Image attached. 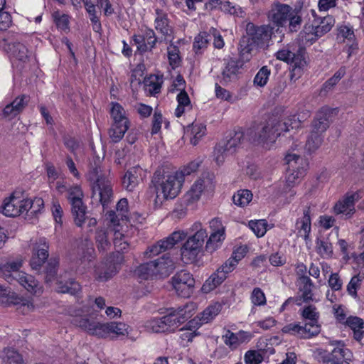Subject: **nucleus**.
I'll list each match as a JSON object with an SVG mask.
<instances>
[{"label": "nucleus", "instance_id": "f257e3e1", "mask_svg": "<svg viewBox=\"0 0 364 364\" xmlns=\"http://www.w3.org/2000/svg\"><path fill=\"white\" fill-rule=\"evenodd\" d=\"M129 205L127 198L120 199L116 205V212L107 213L109 228L114 232V245L117 251L128 249L129 240L136 231L132 225H128Z\"/></svg>", "mask_w": 364, "mask_h": 364}, {"label": "nucleus", "instance_id": "f03ea898", "mask_svg": "<svg viewBox=\"0 0 364 364\" xmlns=\"http://www.w3.org/2000/svg\"><path fill=\"white\" fill-rule=\"evenodd\" d=\"M273 34V28L267 25L256 26L248 23L246 26V36L240 43V54L245 61L250 60L252 53L256 47L267 46Z\"/></svg>", "mask_w": 364, "mask_h": 364}, {"label": "nucleus", "instance_id": "7ed1b4c3", "mask_svg": "<svg viewBox=\"0 0 364 364\" xmlns=\"http://www.w3.org/2000/svg\"><path fill=\"white\" fill-rule=\"evenodd\" d=\"M183 182L181 175L176 173L160 177L156 172L152 179L155 207H160L166 200L175 198L180 193Z\"/></svg>", "mask_w": 364, "mask_h": 364}, {"label": "nucleus", "instance_id": "20e7f679", "mask_svg": "<svg viewBox=\"0 0 364 364\" xmlns=\"http://www.w3.org/2000/svg\"><path fill=\"white\" fill-rule=\"evenodd\" d=\"M43 207V200L25 198L21 193H13L5 198L1 205V213L7 217H16L28 210L36 213Z\"/></svg>", "mask_w": 364, "mask_h": 364}, {"label": "nucleus", "instance_id": "39448f33", "mask_svg": "<svg viewBox=\"0 0 364 364\" xmlns=\"http://www.w3.org/2000/svg\"><path fill=\"white\" fill-rule=\"evenodd\" d=\"M333 111L331 108L323 107L317 113L312 123L311 130L304 146L307 154L314 153L321 145L323 134L328 127L329 119Z\"/></svg>", "mask_w": 364, "mask_h": 364}, {"label": "nucleus", "instance_id": "423d86ee", "mask_svg": "<svg viewBox=\"0 0 364 364\" xmlns=\"http://www.w3.org/2000/svg\"><path fill=\"white\" fill-rule=\"evenodd\" d=\"M312 20L306 23L300 33L303 43L312 44L319 38L328 33L335 24V19L331 16L319 17L314 10H311Z\"/></svg>", "mask_w": 364, "mask_h": 364}, {"label": "nucleus", "instance_id": "0eeeda50", "mask_svg": "<svg viewBox=\"0 0 364 364\" xmlns=\"http://www.w3.org/2000/svg\"><path fill=\"white\" fill-rule=\"evenodd\" d=\"M174 269V262L167 255L141 264L136 269L139 277L144 279L168 276Z\"/></svg>", "mask_w": 364, "mask_h": 364}, {"label": "nucleus", "instance_id": "6e6552de", "mask_svg": "<svg viewBox=\"0 0 364 364\" xmlns=\"http://www.w3.org/2000/svg\"><path fill=\"white\" fill-rule=\"evenodd\" d=\"M288 165L286 186L291 188L299 183L305 176L308 167L307 161L297 153H288L285 156Z\"/></svg>", "mask_w": 364, "mask_h": 364}, {"label": "nucleus", "instance_id": "1a4fd4ad", "mask_svg": "<svg viewBox=\"0 0 364 364\" xmlns=\"http://www.w3.org/2000/svg\"><path fill=\"white\" fill-rule=\"evenodd\" d=\"M4 49L9 54L12 64L16 67H22L28 63L32 57V52L22 42L19 36L8 38Z\"/></svg>", "mask_w": 364, "mask_h": 364}, {"label": "nucleus", "instance_id": "9d476101", "mask_svg": "<svg viewBox=\"0 0 364 364\" xmlns=\"http://www.w3.org/2000/svg\"><path fill=\"white\" fill-rule=\"evenodd\" d=\"M277 118H272L266 124L258 127L252 136L253 142L265 149H271L280 136L279 130L283 129L277 127Z\"/></svg>", "mask_w": 364, "mask_h": 364}, {"label": "nucleus", "instance_id": "9b49d317", "mask_svg": "<svg viewBox=\"0 0 364 364\" xmlns=\"http://www.w3.org/2000/svg\"><path fill=\"white\" fill-rule=\"evenodd\" d=\"M207 236L206 230L200 228L187 239L181 249V258L184 262L192 263L196 260Z\"/></svg>", "mask_w": 364, "mask_h": 364}, {"label": "nucleus", "instance_id": "f8f14e48", "mask_svg": "<svg viewBox=\"0 0 364 364\" xmlns=\"http://www.w3.org/2000/svg\"><path fill=\"white\" fill-rule=\"evenodd\" d=\"M89 180L93 183V193L98 194L100 200L105 206L110 200L112 190L109 180L101 175V170H90L88 173Z\"/></svg>", "mask_w": 364, "mask_h": 364}, {"label": "nucleus", "instance_id": "ddd939ff", "mask_svg": "<svg viewBox=\"0 0 364 364\" xmlns=\"http://www.w3.org/2000/svg\"><path fill=\"white\" fill-rule=\"evenodd\" d=\"M83 197L80 186L75 185L68 189V199L71 205L75 223L77 226H82L85 218L86 207L82 202Z\"/></svg>", "mask_w": 364, "mask_h": 364}, {"label": "nucleus", "instance_id": "4468645a", "mask_svg": "<svg viewBox=\"0 0 364 364\" xmlns=\"http://www.w3.org/2000/svg\"><path fill=\"white\" fill-rule=\"evenodd\" d=\"M73 323L91 336L100 338H109L108 322L102 323L93 318L75 316Z\"/></svg>", "mask_w": 364, "mask_h": 364}, {"label": "nucleus", "instance_id": "2eb2a0df", "mask_svg": "<svg viewBox=\"0 0 364 364\" xmlns=\"http://www.w3.org/2000/svg\"><path fill=\"white\" fill-rule=\"evenodd\" d=\"M360 198L358 191L348 192L335 203L332 211L336 215H343L345 218L349 219L355 214V203Z\"/></svg>", "mask_w": 364, "mask_h": 364}, {"label": "nucleus", "instance_id": "dca6fc26", "mask_svg": "<svg viewBox=\"0 0 364 364\" xmlns=\"http://www.w3.org/2000/svg\"><path fill=\"white\" fill-rule=\"evenodd\" d=\"M172 286L178 295L189 297L193 293L195 280L187 271L183 270L176 273L171 278Z\"/></svg>", "mask_w": 364, "mask_h": 364}, {"label": "nucleus", "instance_id": "f3484780", "mask_svg": "<svg viewBox=\"0 0 364 364\" xmlns=\"http://www.w3.org/2000/svg\"><path fill=\"white\" fill-rule=\"evenodd\" d=\"M32 257L30 265L32 269H38L48 257V243L45 237H41L31 243Z\"/></svg>", "mask_w": 364, "mask_h": 364}, {"label": "nucleus", "instance_id": "a211bd4d", "mask_svg": "<svg viewBox=\"0 0 364 364\" xmlns=\"http://www.w3.org/2000/svg\"><path fill=\"white\" fill-rule=\"evenodd\" d=\"M197 309V304L194 302H188L178 308L168 309L167 313L174 328L176 329L181 324L191 318L196 313Z\"/></svg>", "mask_w": 364, "mask_h": 364}, {"label": "nucleus", "instance_id": "6ab92c4d", "mask_svg": "<svg viewBox=\"0 0 364 364\" xmlns=\"http://www.w3.org/2000/svg\"><path fill=\"white\" fill-rule=\"evenodd\" d=\"M211 183L208 179H199L194 182L191 188L183 197V203L188 208H193L200 200L202 193L210 186Z\"/></svg>", "mask_w": 364, "mask_h": 364}, {"label": "nucleus", "instance_id": "aec40b11", "mask_svg": "<svg viewBox=\"0 0 364 364\" xmlns=\"http://www.w3.org/2000/svg\"><path fill=\"white\" fill-rule=\"evenodd\" d=\"M144 328L146 331L154 333L170 332L175 329L168 313L161 318L154 317L146 320Z\"/></svg>", "mask_w": 364, "mask_h": 364}, {"label": "nucleus", "instance_id": "412c9836", "mask_svg": "<svg viewBox=\"0 0 364 364\" xmlns=\"http://www.w3.org/2000/svg\"><path fill=\"white\" fill-rule=\"evenodd\" d=\"M133 41L137 46V50L141 53H145L155 48L157 37L153 29L146 28L142 31L141 35H134Z\"/></svg>", "mask_w": 364, "mask_h": 364}, {"label": "nucleus", "instance_id": "4be33fe9", "mask_svg": "<svg viewBox=\"0 0 364 364\" xmlns=\"http://www.w3.org/2000/svg\"><path fill=\"white\" fill-rule=\"evenodd\" d=\"M23 260L21 258L10 259L4 263L0 264V277L4 278L9 283L16 281L18 274L22 267Z\"/></svg>", "mask_w": 364, "mask_h": 364}, {"label": "nucleus", "instance_id": "5701e85b", "mask_svg": "<svg viewBox=\"0 0 364 364\" xmlns=\"http://www.w3.org/2000/svg\"><path fill=\"white\" fill-rule=\"evenodd\" d=\"M154 26L156 30L163 36L165 41L168 42L173 39V30L170 21L167 14L161 10L156 9Z\"/></svg>", "mask_w": 364, "mask_h": 364}, {"label": "nucleus", "instance_id": "b1692460", "mask_svg": "<svg viewBox=\"0 0 364 364\" xmlns=\"http://www.w3.org/2000/svg\"><path fill=\"white\" fill-rule=\"evenodd\" d=\"M351 358V351L338 342L336 347L325 357L324 360L328 364H350Z\"/></svg>", "mask_w": 364, "mask_h": 364}, {"label": "nucleus", "instance_id": "393cba45", "mask_svg": "<svg viewBox=\"0 0 364 364\" xmlns=\"http://www.w3.org/2000/svg\"><path fill=\"white\" fill-rule=\"evenodd\" d=\"M292 8L287 4H275L269 11V19L277 26H284L291 16Z\"/></svg>", "mask_w": 364, "mask_h": 364}, {"label": "nucleus", "instance_id": "a878e982", "mask_svg": "<svg viewBox=\"0 0 364 364\" xmlns=\"http://www.w3.org/2000/svg\"><path fill=\"white\" fill-rule=\"evenodd\" d=\"M314 283L309 277L301 276L299 277V291L300 295L299 299H295L297 305H301V301L304 302L317 301L314 298Z\"/></svg>", "mask_w": 364, "mask_h": 364}, {"label": "nucleus", "instance_id": "bb28decb", "mask_svg": "<svg viewBox=\"0 0 364 364\" xmlns=\"http://www.w3.org/2000/svg\"><path fill=\"white\" fill-rule=\"evenodd\" d=\"M16 281L23 289L33 295H40L43 293V286L31 274L21 272L18 274Z\"/></svg>", "mask_w": 364, "mask_h": 364}, {"label": "nucleus", "instance_id": "cd10ccee", "mask_svg": "<svg viewBox=\"0 0 364 364\" xmlns=\"http://www.w3.org/2000/svg\"><path fill=\"white\" fill-rule=\"evenodd\" d=\"M250 334L244 331H240L237 333H233L230 330L225 331V333L222 336L223 343L231 350L237 349L241 344L250 341Z\"/></svg>", "mask_w": 364, "mask_h": 364}, {"label": "nucleus", "instance_id": "c85d7f7f", "mask_svg": "<svg viewBox=\"0 0 364 364\" xmlns=\"http://www.w3.org/2000/svg\"><path fill=\"white\" fill-rule=\"evenodd\" d=\"M143 169L139 166L130 168L124 173L122 183L128 191H133L142 180Z\"/></svg>", "mask_w": 364, "mask_h": 364}, {"label": "nucleus", "instance_id": "c756f323", "mask_svg": "<svg viewBox=\"0 0 364 364\" xmlns=\"http://www.w3.org/2000/svg\"><path fill=\"white\" fill-rule=\"evenodd\" d=\"M13 305L16 306L17 311L23 315H29L38 309L33 298L21 296L17 294Z\"/></svg>", "mask_w": 364, "mask_h": 364}, {"label": "nucleus", "instance_id": "7c9ffc66", "mask_svg": "<svg viewBox=\"0 0 364 364\" xmlns=\"http://www.w3.org/2000/svg\"><path fill=\"white\" fill-rule=\"evenodd\" d=\"M83 3L87 12L89 14L93 30L95 32H99L101 30V23L97 9H100L101 0H83Z\"/></svg>", "mask_w": 364, "mask_h": 364}, {"label": "nucleus", "instance_id": "2f4dec72", "mask_svg": "<svg viewBox=\"0 0 364 364\" xmlns=\"http://www.w3.org/2000/svg\"><path fill=\"white\" fill-rule=\"evenodd\" d=\"M25 98L24 95L17 97L12 102L7 105L2 111L1 117L11 119L16 117L26 105Z\"/></svg>", "mask_w": 364, "mask_h": 364}, {"label": "nucleus", "instance_id": "473e14b6", "mask_svg": "<svg viewBox=\"0 0 364 364\" xmlns=\"http://www.w3.org/2000/svg\"><path fill=\"white\" fill-rule=\"evenodd\" d=\"M242 63L236 59L230 58L228 60L222 72V78L225 82L235 80L240 73Z\"/></svg>", "mask_w": 364, "mask_h": 364}, {"label": "nucleus", "instance_id": "72a5a7b5", "mask_svg": "<svg viewBox=\"0 0 364 364\" xmlns=\"http://www.w3.org/2000/svg\"><path fill=\"white\" fill-rule=\"evenodd\" d=\"M310 212V208L306 207L303 210V216L299 218L296 223L298 235L305 240L309 238L311 229Z\"/></svg>", "mask_w": 364, "mask_h": 364}, {"label": "nucleus", "instance_id": "f704fd0d", "mask_svg": "<svg viewBox=\"0 0 364 364\" xmlns=\"http://www.w3.org/2000/svg\"><path fill=\"white\" fill-rule=\"evenodd\" d=\"M117 271V267L114 264L101 263L95 267V277L98 281H106L112 277Z\"/></svg>", "mask_w": 364, "mask_h": 364}, {"label": "nucleus", "instance_id": "c9c22d12", "mask_svg": "<svg viewBox=\"0 0 364 364\" xmlns=\"http://www.w3.org/2000/svg\"><path fill=\"white\" fill-rule=\"evenodd\" d=\"M0 358L4 364H20L23 363L22 355L12 347L4 348L1 352Z\"/></svg>", "mask_w": 364, "mask_h": 364}, {"label": "nucleus", "instance_id": "e433bc0d", "mask_svg": "<svg viewBox=\"0 0 364 364\" xmlns=\"http://www.w3.org/2000/svg\"><path fill=\"white\" fill-rule=\"evenodd\" d=\"M187 132L191 135V143L196 146L206 134V127L199 122H194L187 128Z\"/></svg>", "mask_w": 364, "mask_h": 364}, {"label": "nucleus", "instance_id": "4c0bfd02", "mask_svg": "<svg viewBox=\"0 0 364 364\" xmlns=\"http://www.w3.org/2000/svg\"><path fill=\"white\" fill-rule=\"evenodd\" d=\"M226 277L227 276H225L223 272L218 270L205 282L202 286L201 291L205 294L210 292L222 284Z\"/></svg>", "mask_w": 364, "mask_h": 364}, {"label": "nucleus", "instance_id": "58836bf2", "mask_svg": "<svg viewBox=\"0 0 364 364\" xmlns=\"http://www.w3.org/2000/svg\"><path fill=\"white\" fill-rule=\"evenodd\" d=\"M346 324L353 331L355 339L360 341L364 334V321L357 316H349L346 321Z\"/></svg>", "mask_w": 364, "mask_h": 364}, {"label": "nucleus", "instance_id": "ea45409f", "mask_svg": "<svg viewBox=\"0 0 364 364\" xmlns=\"http://www.w3.org/2000/svg\"><path fill=\"white\" fill-rule=\"evenodd\" d=\"M176 100L178 106L175 109L176 117H180L183 113L191 109V100L186 91L179 92L176 96Z\"/></svg>", "mask_w": 364, "mask_h": 364}, {"label": "nucleus", "instance_id": "a19ab883", "mask_svg": "<svg viewBox=\"0 0 364 364\" xmlns=\"http://www.w3.org/2000/svg\"><path fill=\"white\" fill-rule=\"evenodd\" d=\"M162 79L157 75H151L144 80V90L151 95H155L161 91Z\"/></svg>", "mask_w": 364, "mask_h": 364}, {"label": "nucleus", "instance_id": "79ce46f5", "mask_svg": "<svg viewBox=\"0 0 364 364\" xmlns=\"http://www.w3.org/2000/svg\"><path fill=\"white\" fill-rule=\"evenodd\" d=\"M109 338L127 336L129 335L130 327L123 322H108Z\"/></svg>", "mask_w": 364, "mask_h": 364}, {"label": "nucleus", "instance_id": "37998d69", "mask_svg": "<svg viewBox=\"0 0 364 364\" xmlns=\"http://www.w3.org/2000/svg\"><path fill=\"white\" fill-rule=\"evenodd\" d=\"M222 306L220 303L215 302L209 305L200 314L198 318L200 323H206L212 321L221 311Z\"/></svg>", "mask_w": 364, "mask_h": 364}, {"label": "nucleus", "instance_id": "c03bdc74", "mask_svg": "<svg viewBox=\"0 0 364 364\" xmlns=\"http://www.w3.org/2000/svg\"><path fill=\"white\" fill-rule=\"evenodd\" d=\"M316 249L317 253L323 258H330L333 255L332 244L328 238H318Z\"/></svg>", "mask_w": 364, "mask_h": 364}, {"label": "nucleus", "instance_id": "a18cd8bd", "mask_svg": "<svg viewBox=\"0 0 364 364\" xmlns=\"http://www.w3.org/2000/svg\"><path fill=\"white\" fill-rule=\"evenodd\" d=\"M110 114L113 119L114 124L122 123L129 124L126 112L119 103L113 102L112 104Z\"/></svg>", "mask_w": 364, "mask_h": 364}, {"label": "nucleus", "instance_id": "49530a36", "mask_svg": "<svg viewBox=\"0 0 364 364\" xmlns=\"http://www.w3.org/2000/svg\"><path fill=\"white\" fill-rule=\"evenodd\" d=\"M243 136L242 132H236L229 139L220 141V144L225 146L229 154H233L236 151L237 148L241 144Z\"/></svg>", "mask_w": 364, "mask_h": 364}, {"label": "nucleus", "instance_id": "de8ad7c7", "mask_svg": "<svg viewBox=\"0 0 364 364\" xmlns=\"http://www.w3.org/2000/svg\"><path fill=\"white\" fill-rule=\"evenodd\" d=\"M252 200V193L249 190H240L232 196L233 203L240 208L247 205Z\"/></svg>", "mask_w": 364, "mask_h": 364}, {"label": "nucleus", "instance_id": "09e8293b", "mask_svg": "<svg viewBox=\"0 0 364 364\" xmlns=\"http://www.w3.org/2000/svg\"><path fill=\"white\" fill-rule=\"evenodd\" d=\"M56 290L60 293L75 294L80 290V285L73 279H70L63 284L62 281H57Z\"/></svg>", "mask_w": 364, "mask_h": 364}, {"label": "nucleus", "instance_id": "8fccbe9b", "mask_svg": "<svg viewBox=\"0 0 364 364\" xmlns=\"http://www.w3.org/2000/svg\"><path fill=\"white\" fill-rule=\"evenodd\" d=\"M225 238V235L210 233L206 242L205 250L208 252H214L220 248Z\"/></svg>", "mask_w": 364, "mask_h": 364}, {"label": "nucleus", "instance_id": "3c124183", "mask_svg": "<svg viewBox=\"0 0 364 364\" xmlns=\"http://www.w3.org/2000/svg\"><path fill=\"white\" fill-rule=\"evenodd\" d=\"M96 245L100 251H107L111 246L108 239L107 232L104 229H98L95 236Z\"/></svg>", "mask_w": 364, "mask_h": 364}, {"label": "nucleus", "instance_id": "603ef678", "mask_svg": "<svg viewBox=\"0 0 364 364\" xmlns=\"http://www.w3.org/2000/svg\"><path fill=\"white\" fill-rule=\"evenodd\" d=\"M321 327L318 323L309 322L300 326V338H310L319 333Z\"/></svg>", "mask_w": 364, "mask_h": 364}, {"label": "nucleus", "instance_id": "864d4df0", "mask_svg": "<svg viewBox=\"0 0 364 364\" xmlns=\"http://www.w3.org/2000/svg\"><path fill=\"white\" fill-rule=\"evenodd\" d=\"M57 28L63 31H69L70 16L60 11H55L52 14Z\"/></svg>", "mask_w": 364, "mask_h": 364}, {"label": "nucleus", "instance_id": "5fc2aeb1", "mask_svg": "<svg viewBox=\"0 0 364 364\" xmlns=\"http://www.w3.org/2000/svg\"><path fill=\"white\" fill-rule=\"evenodd\" d=\"M277 127L283 128L279 130L281 134L283 132H288L290 129L298 128L300 126L301 122L296 115H292L286 118L282 122L277 119Z\"/></svg>", "mask_w": 364, "mask_h": 364}, {"label": "nucleus", "instance_id": "6e6d98bb", "mask_svg": "<svg viewBox=\"0 0 364 364\" xmlns=\"http://www.w3.org/2000/svg\"><path fill=\"white\" fill-rule=\"evenodd\" d=\"M129 129V124H113L109 129V134L113 142L119 141L124 136L125 132Z\"/></svg>", "mask_w": 364, "mask_h": 364}, {"label": "nucleus", "instance_id": "4d7b16f0", "mask_svg": "<svg viewBox=\"0 0 364 364\" xmlns=\"http://www.w3.org/2000/svg\"><path fill=\"white\" fill-rule=\"evenodd\" d=\"M186 237V233L182 230L174 231L166 238L161 240V244L164 245L166 250L172 248L176 244L183 240Z\"/></svg>", "mask_w": 364, "mask_h": 364}, {"label": "nucleus", "instance_id": "13d9d810", "mask_svg": "<svg viewBox=\"0 0 364 364\" xmlns=\"http://www.w3.org/2000/svg\"><path fill=\"white\" fill-rule=\"evenodd\" d=\"M248 226L257 237H262L267 232L268 223L265 220H250Z\"/></svg>", "mask_w": 364, "mask_h": 364}, {"label": "nucleus", "instance_id": "bf43d9fd", "mask_svg": "<svg viewBox=\"0 0 364 364\" xmlns=\"http://www.w3.org/2000/svg\"><path fill=\"white\" fill-rule=\"evenodd\" d=\"M168 59L169 65L173 69L178 68L181 63L179 49L177 46L170 45L167 48Z\"/></svg>", "mask_w": 364, "mask_h": 364}, {"label": "nucleus", "instance_id": "052dcab7", "mask_svg": "<svg viewBox=\"0 0 364 364\" xmlns=\"http://www.w3.org/2000/svg\"><path fill=\"white\" fill-rule=\"evenodd\" d=\"M250 301L254 306H262L267 304V299L264 291L259 287H255L251 292Z\"/></svg>", "mask_w": 364, "mask_h": 364}, {"label": "nucleus", "instance_id": "680f3d73", "mask_svg": "<svg viewBox=\"0 0 364 364\" xmlns=\"http://www.w3.org/2000/svg\"><path fill=\"white\" fill-rule=\"evenodd\" d=\"M301 315L304 319L309 320L311 323H318L319 312L315 306L309 305L304 307L301 311Z\"/></svg>", "mask_w": 364, "mask_h": 364}, {"label": "nucleus", "instance_id": "e2e57ef3", "mask_svg": "<svg viewBox=\"0 0 364 364\" xmlns=\"http://www.w3.org/2000/svg\"><path fill=\"white\" fill-rule=\"evenodd\" d=\"M363 279L364 275L361 274H358L351 278L347 285V291L350 296L354 298L357 297V290L360 288Z\"/></svg>", "mask_w": 364, "mask_h": 364}, {"label": "nucleus", "instance_id": "0e129e2a", "mask_svg": "<svg viewBox=\"0 0 364 364\" xmlns=\"http://www.w3.org/2000/svg\"><path fill=\"white\" fill-rule=\"evenodd\" d=\"M270 70L267 66L262 67L256 74L254 78V85L258 87H264L269 79Z\"/></svg>", "mask_w": 364, "mask_h": 364}, {"label": "nucleus", "instance_id": "69168bd1", "mask_svg": "<svg viewBox=\"0 0 364 364\" xmlns=\"http://www.w3.org/2000/svg\"><path fill=\"white\" fill-rule=\"evenodd\" d=\"M220 10L230 15L236 16H242L243 11L242 9L237 5H233L230 1H225L221 4L220 7Z\"/></svg>", "mask_w": 364, "mask_h": 364}, {"label": "nucleus", "instance_id": "338daca9", "mask_svg": "<svg viewBox=\"0 0 364 364\" xmlns=\"http://www.w3.org/2000/svg\"><path fill=\"white\" fill-rule=\"evenodd\" d=\"M16 293L11 291L8 289H3L0 287V304L5 306L13 305Z\"/></svg>", "mask_w": 364, "mask_h": 364}, {"label": "nucleus", "instance_id": "774afa93", "mask_svg": "<svg viewBox=\"0 0 364 364\" xmlns=\"http://www.w3.org/2000/svg\"><path fill=\"white\" fill-rule=\"evenodd\" d=\"M245 364H259L263 360V357L257 350H251L245 353L244 356Z\"/></svg>", "mask_w": 364, "mask_h": 364}]
</instances>
